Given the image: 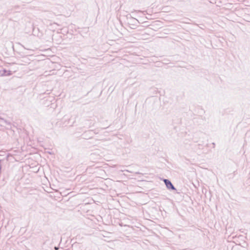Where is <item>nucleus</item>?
<instances>
[{"mask_svg":"<svg viewBox=\"0 0 250 250\" xmlns=\"http://www.w3.org/2000/svg\"><path fill=\"white\" fill-rule=\"evenodd\" d=\"M0 121H3L5 123H7V122L5 120H4L3 118H0Z\"/></svg>","mask_w":250,"mask_h":250,"instance_id":"nucleus-4","label":"nucleus"},{"mask_svg":"<svg viewBox=\"0 0 250 250\" xmlns=\"http://www.w3.org/2000/svg\"><path fill=\"white\" fill-rule=\"evenodd\" d=\"M163 181L166 185L167 188L168 189L173 190H176V188L174 187L172 183L169 181L168 179H164L163 180Z\"/></svg>","mask_w":250,"mask_h":250,"instance_id":"nucleus-1","label":"nucleus"},{"mask_svg":"<svg viewBox=\"0 0 250 250\" xmlns=\"http://www.w3.org/2000/svg\"><path fill=\"white\" fill-rule=\"evenodd\" d=\"M11 74L10 71H8L6 69H2L1 70H0V75L1 76H9Z\"/></svg>","mask_w":250,"mask_h":250,"instance_id":"nucleus-2","label":"nucleus"},{"mask_svg":"<svg viewBox=\"0 0 250 250\" xmlns=\"http://www.w3.org/2000/svg\"><path fill=\"white\" fill-rule=\"evenodd\" d=\"M134 12L139 13V12H142V11H140V10H138V11L135 10L134 12H132L131 13H133Z\"/></svg>","mask_w":250,"mask_h":250,"instance_id":"nucleus-5","label":"nucleus"},{"mask_svg":"<svg viewBox=\"0 0 250 250\" xmlns=\"http://www.w3.org/2000/svg\"><path fill=\"white\" fill-rule=\"evenodd\" d=\"M122 171H127V172H131V171H129L128 170H127V169H125V170H121Z\"/></svg>","mask_w":250,"mask_h":250,"instance_id":"nucleus-6","label":"nucleus"},{"mask_svg":"<svg viewBox=\"0 0 250 250\" xmlns=\"http://www.w3.org/2000/svg\"><path fill=\"white\" fill-rule=\"evenodd\" d=\"M212 145H213V147L214 148L215 146V144L214 143H213Z\"/></svg>","mask_w":250,"mask_h":250,"instance_id":"nucleus-7","label":"nucleus"},{"mask_svg":"<svg viewBox=\"0 0 250 250\" xmlns=\"http://www.w3.org/2000/svg\"><path fill=\"white\" fill-rule=\"evenodd\" d=\"M135 19V20H136V21H137L138 22H139L138 20H137V19Z\"/></svg>","mask_w":250,"mask_h":250,"instance_id":"nucleus-8","label":"nucleus"},{"mask_svg":"<svg viewBox=\"0 0 250 250\" xmlns=\"http://www.w3.org/2000/svg\"><path fill=\"white\" fill-rule=\"evenodd\" d=\"M19 44L21 45L24 49H26V50H32V51H33V49H28V48H26L25 47H24L22 44H21V43H18Z\"/></svg>","mask_w":250,"mask_h":250,"instance_id":"nucleus-3","label":"nucleus"}]
</instances>
